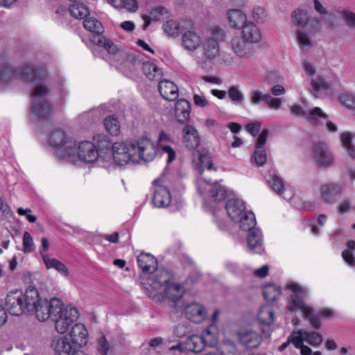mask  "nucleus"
Masks as SVG:
<instances>
[{
    "label": "nucleus",
    "mask_w": 355,
    "mask_h": 355,
    "mask_svg": "<svg viewBox=\"0 0 355 355\" xmlns=\"http://www.w3.org/2000/svg\"><path fill=\"white\" fill-rule=\"evenodd\" d=\"M320 192L321 197L325 202L333 203L341 193V188L336 184H325L322 186Z\"/></svg>",
    "instance_id": "nucleus-24"
},
{
    "label": "nucleus",
    "mask_w": 355,
    "mask_h": 355,
    "mask_svg": "<svg viewBox=\"0 0 355 355\" xmlns=\"http://www.w3.org/2000/svg\"><path fill=\"white\" fill-rule=\"evenodd\" d=\"M187 345L189 350L195 353H199L202 352L205 345L202 337L196 335H193L189 337Z\"/></svg>",
    "instance_id": "nucleus-43"
},
{
    "label": "nucleus",
    "mask_w": 355,
    "mask_h": 355,
    "mask_svg": "<svg viewBox=\"0 0 355 355\" xmlns=\"http://www.w3.org/2000/svg\"><path fill=\"white\" fill-rule=\"evenodd\" d=\"M225 209L228 216L236 223L245 213L244 203L239 199L229 200L226 203Z\"/></svg>",
    "instance_id": "nucleus-19"
},
{
    "label": "nucleus",
    "mask_w": 355,
    "mask_h": 355,
    "mask_svg": "<svg viewBox=\"0 0 355 355\" xmlns=\"http://www.w3.org/2000/svg\"><path fill=\"white\" fill-rule=\"evenodd\" d=\"M257 319L261 325L269 327L272 324L275 319L272 309L269 306L261 307L257 314Z\"/></svg>",
    "instance_id": "nucleus-29"
},
{
    "label": "nucleus",
    "mask_w": 355,
    "mask_h": 355,
    "mask_svg": "<svg viewBox=\"0 0 355 355\" xmlns=\"http://www.w3.org/2000/svg\"><path fill=\"white\" fill-rule=\"evenodd\" d=\"M237 223H239V227L243 231L254 230L256 225L254 214L251 211L245 212Z\"/></svg>",
    "instance_id": "nucleus-37"
},
{
    "label": "nucleus",
    "mask_w": 355,
    "mask_h": 355,
    "mask_svg": "<svg viewBox=\"0 0 355 355\" xmlns=\"http://www.w3.org/2000/svg\"><path fill=\"white\" fill-rule=\"evenodd\" d=\"M94 42L99 46H103L110 54H115L118 51L117 46L110 40H107L103 37L98 36L94 38Z\"/></svg>",
    "instance_id": "nucleus-48"
},
{
    "label": "nucleus",
    "mask_w": 355,
    "mask_h": 355,
    "mask_svg": "<svg viewBox=\"0 0 355 355\" xmlns=\"http://www.w3.org/2000/svg\"><path fill=\"white\" fill-rule=\"evenodd\" d=\"M191 105L185 99L177 101L175 105V115L178 122L185 124L190 119Z\"/></svg>",
    "instance_id": "nucleus-20"
},
{
    "label": "nucleus",
    "mask_w": 355,
    "mask_h": 355,
    "mask_svg": "<svg viewBox=\"0 0 355 355\" xmlns=\"http://www.w3.org/2000/svg\"><path fill=\"white\" fill-rule=\"evenodd\" d=\"M184 313L189 320L196 323L201 322L206 314L204 307L195 302L187 304L184 308Z\"/></svg>",
    "instance_id": "nucleus-21"
},
{
    "label": "nucleus",
    "mask_w": 355,
    "mask_h": 355,
    "mask_svg": "<svg viewBox=\"0 0 355 355\" xmlns=\"http://www.w3.org/2000/svg\"><path fill=\"white\" fill-rule=\"evenodd\" d=\"M171 201V196L167 187L163 185L155 187L153 202L157 207H167Z\"/></svg>",
    "instance_id": "nucleus-18"
},
{
    "label": "nucleus",
    "mask_w": 355,
    "mask_h": 355,
    "mask_svg": "<svg viewBox=\"0 0 355 355\" xmlns=\"http://www.w3.org/2000/svg\"><path fill=\"white\" fill-rule=\"evenodd\" d=\"M182 44L186 49L194 51L200 46L201 38L196 32L188 31L182 35Z\"/></svg>",
    "instance_id": "nucleus-26"
},
{
    "label": "nucleus",
    "mask_w": 355,
    "mask_h": 355,
    "mask_svg": "<svg viewBox=\"0 0 355 355\" xmlns=\"http://www.w3.org/2000/svg\"><path fill=\"white\" fill-rule=\"evenodd\" d=\"M340 102L349 109H355V96L352 94H343L340 96Z\"/></svg>",
    "instance_id": "nucleus-59"
},
{
    "label": "nucleus",
    "mask_w": 355,
    "mask_h": 355,
    "mask_svg": "<svg viewBox=\"0 0 355 355\" xmlns=\"http://www.w3.org/2000/svg\"><path fill=\"white\" fill-rule=\"evenodd\" d=\"M158 90L166 100L173 101L178 97V88L172 81L168 80H158Z\"/></svg>",
    "instance_id": "nucleus-17"
},
{
    "label": "nucleus",
    "mask_w": 355,
    "mask_h": 355,
    "mask_svg": "<svg viewBox=\"0 0 355 355\" xmlns=\"http://www.w3.org/2000/svg\"><path fill=\"white\" fill-rule=\"evenodd\" d=\"M183 141L189 150L196 148L200 144V139L196 129L192 125H186L183 129Z\"/></svg>",
    "instance_id": "nucleus-22"
},
{
    "label": "nucleus",
    "mask_w": 355,
    "mask_h": 355,
    "mask_svg": "<svg viewBox=\"0 0 355 355\" xmlns=\"http://www.w3.org/2000/svg\"><path fill=\"white\" fill-rule=\"evenodd\" d=\"M281 295L280 288L275 284L266 285L263 288V296L268 302H273Z\"/></svg>",
    "instance_id": "nucleus-39"
},
{
    "label": "nucleus",
    "mask_w": 355,
    "mask_h": 355,
    "mask_svg": "<svg viewBox=\"0 0 355 355\" xmlns=\"http://www.w3.org/2000/svg\"><path fill=\"white\" fill-rule=\"evenodd\" d=\"M194 157H197V159H193V162L198 166L201 176L198 178L197 180V189L200 195H205L207 193H210L211 198L214 201H223L227 198V189L218 184L217 182L214 184L211 183L210 180H207L203 176L202 172L205 168H207L208 171L214 170L216 171V168L214 167L212 163L209 160V157L206 154H202L200 151H196L193 153Z\"/></svg>",
    "instance_id": "nucleus-2"
},
{
    "label": "nucleus",
    "mask_w": 355,
    "mask_h": 355,
    "mask_svg": "<svg viewBox=\"0 0 355 355\" xmlns=\"http://www.w3.org/2000/svg\"><path fill=\"white\" fill-rule=\"evenodd\" d=\"M163 29L165 33L170 37L178 36L180 33V28L178 24L173 20L167 21L164 24Z\"/></svg>",
    "instance_id": "nucleus-49"
},
{
    "label": "nucleus",
    "mask_w": 355,
    "mask_h": 355,
    "mask_svg": "<svg viewBox=\"0 0 355 355\" xmlns=\"http://www.w3.org/2000/svg\"><path fill=\"white\" fill-rule=\"evenodd\" d=\"M41 254L47 269L54 268L64 276L69 275L68 268L63 263L56 259H50L46 254H42V252H41Z\"/></svg>",
    "instance_id": "nucleus-33"
},
{
    "label": "nucleus",
    "mask_w": 355,
    "mask_h": 355,
    "mask_svg": "<svg viewBox=\"0 0 355 355\" xmlns=\"http://www.w3.org/2000/svg\"><path fill=\"white\" fill-rule=\"evenodd\" d=\"M83 25L85 29L96 34L98 35L97 37L100 36V35H101L104 31V28L101 23L93 17L86 19L83 21Z\"/></svg>",
    "instance_id": "nucleus-42"
},
{
    "label": "nucleus",
    "mask_w": 355,
    "mask_h": 355,
    "mask_svg": "<svg viewBox=\"0 0 355 355\" xmlns=\"http://www.w3.org/2000/svg\"><path fill=\"white\" fill-rule=\"evenodd\" d=\"M142 71L150 80H159L162 77V70L154 63L145 62L142 64Z\"/></svg>",
    "instance_id": "nucleus-32"
},
{
    "label": "nucleus",
    "mask_w": 355,
    "mask_h": 355,
    "mask_svg": "<svg viewBox=\"0 0 355 355\" xmlns=\"http://www.w3.org/2000/svg\"><path fill=\"white\" fill-rule=\"evenodd\" d=\"M189 330L184 324H178L174 329V334L179 338H183L187 336Z\"/></svg>",
    "instance_id": "nucleus-64"
},
{
    "label": "nucleus",
    "mask_w": 355,
    "mask_h": 355,
    "mask_svg": "<svg viewBox=\"0 0 355 355\" xmlns=\"http://www.w3.org/2000/svg\"><path fill=\"white\" fill-rule=\"evenodd\" d=\"M309 19V12L300 8L295 9L291 14V22L298 27H304Z\"/></svg>",
    "instance_id": "nucleus-36"
},
{
    "label": "nucleus",
    "mask_w": 355,
    "mask_h": 355,
    "mask_svg": "<svg viewBox=\"0 0 355 355\" xmlns=\"http://www.w3.org/2000/svg\"><path fill=\"white\" fill-rule=\"evenodd\" d=\"M71 343L79 347H82L87 343L88 332L85 325L81 323L75 324L70 331Z\"/></svg>",
    "instance_id": "nucleus-16"
},
{
    "label": "nucleus",
    "mask_w": 355,
    "mask_h": 355,
    "mask_svg": "<svg viewBox=\"0 0 355 355\" xmlns=\"http://www.w3.org/2000/svg\"><path fill=\"white\" fill-rule=\"evenodd\" d=\"M51 145L57 149L58 156L67 162H73L76 153V142L72 138L67 136L65 132L60 129H54L49 137Z\"/></svg>",
    "instance_id": "nucleus-5"
},
{
    "label": "nucleus",
    "mask_w": 355,
    "mask_h": 355,
    "mask_svg": "<svg viewBox=\"0 0 355 355\" xmlns=\"http://www.w3.org/2000/svg\"><path fill=\"white\" fill-rule=\"evenodd\" d=\"M297 40L302 51H304L313 46L310 36L303 31L297 32Z\"/></svg>",
    "instance_id": "nucleus-46"
},
{
    "label": "nucleus",
    "mask_w": 355,
    "mask_h": 355,
    "mask_svg": "<svg viewBox=\"0 0 355 355\" xmlns=\"http://www.w3.org/2000/svg\"><path fill=\"white\" fill-rule=\"evenodd\" d=\"M167 15V10L165 8L159 6L156 8L152 10L150 12L149 16H144V20L145 21V24L144 26V29H146L148 25L150 24V21H159L164 18V16Z\"/></svg>",
    "instance_id": "nucleus-40"
},
{
    "label": "nucleus",
    "mask_w": 355,
    "mask_h": 355,
    "mask_svg": "<svg viewBox=\"0 0 355 355\" xmlns=\"http://www.w3.org/2000/svg\"><path fill=\"white\" fill-rule=\"evenodd\" d=\"M228 26L233 29H241L248 21L247 15L241 9H230L227 12Z\"/></svg>",
    "instance_id": "nucleus-15"
},
{
    "label": "nucleus",
    "mask_w": 355,
    "mask_h": 355,
    "mask_svg": "<svg viewBox=\"0 0 355 355\" xmlns=\"http://www.w3.org/2000/svg\"><path fill=\"white\" fill-rule=\"evenodd\" d=\"M36 300V288L28 287L25 293L15 291L10 292L6 299V306L8 312L13 315L19 316L25 313H30L31 304Z\"/></svg>",
    "instance_id": "nucleus-4"
},
{
    "label": "nucleus",
    "mask_w": 355,
    "mask_h": 355,
    "mask_svg": "<svg viewBox=\"0 0 355 355\" xmlns=\"http://www.w3.org/2000/svg\"><path fill=\"white\" fill-rule=\"evenodd\" d=\"M256 45L243 38L236 36L232 40V49L234 53L240 58L248 60L252 58L256 52Z\"/></svg>",
    "instance_id": "nucleus-10"
},
{
    "label": "nucleus",
    "mask_w": 355,
    "mask_h": 355,
    "mask_svg": "<svg viewBox=\"0 0 355 355\" xmlns=\"http://www.w3.org/2000/svg\"><path fill=\"white\" fill-rule=\"evenodd\" d=\"M241 33L239 36L247 42L257 45L262 40V34L259 27L251 21H248L241 28Z\"/></svg>",
    "instance_id": "nucleus-14"
},
{
    "label": "nucleus",
    "mask_w": 355,
    "mask_h": 355,
    "mask_svg": "<svg viewBox=\"0 0 355 355\" xmlns=\"http://www.w3.org/2000/svg\"><path fill=\"white\" fill-rule=\"evenodd\" d=\"M76 346L67 336H55L51 343L54 355H71Z\"/></svg>",
    "instance_id": "nucleus-13"
},
{
    "label": "nucleus",
    "mask_w": 355,
    "mask_h": 355,
    "mask_svg": "<svg viewBox=\"0 0 355 355\" xmlns=\"http://www.w3.org/2000/svg\"><path fill=\"white\" fill-rule=\"evenodd\" d=\"M311 85L315 92L327 90L329 88L327 83L321 76L311 78Z\"/></svg>",
    "instance_id": "nucleus-55"
},
{
    "label": "nucleus",
    "mask_w": 355,
    "mask_h": 355,
    "mask_svg": "<svg viewBox=\"0 0 355 355\" xmlns=\"http://www.w3.org/2000/svg\"><path fill=\"white\" fill-rule=\"evenodd\" d=\"M34 243L31 234L25 232L23 235V251L25 253L31 252L34 250Z\"/></svg>",
    "instance_id": "nucleus-58"
},
{
    "label": "nucleus",
    "mask_w": 355,
    "mask_h": 355,
    "mask_svg": "<svg viewBox=\"0 0 355 355\" xmlns=\"http://www.w3.org/2000/svg\"><path fill=\"white\" fill-rule=\"evenodd\" d=\"M185 292L184 286L179 283H170L164 290V297L176 302L182 297Z\"/></svg>",
    "instance_id": "nucleus-28"
},
{
    "label": "nucleus",
    "mask_w": 355,
    "mask_h": 355,
    "mask_svg": "<svg viewBox=\"0 0 355 355\" xmlns=\"http://www.w3.org/2000/svg\"><path fill=\"white\" fill-rule=\"evenodd\" d=\"M222 353L224 355H236L237 348L235 343L231 340L223 341L221 345Z\"/></svg>",
    "instance_id": "nucleus-56"
},
{
    "label": "nucleus",
    "mask_w": 355,
    "mask_h": 355,
    "mask_svg": "<svg viewBox=\"0 0 355 355\" xmlns=\"http://www.w3.org/2000/svg\"><path fill=\"white\" fill-rule=\"evenodd\" d=\"M337 12L348 26L355 29V14L353 12L345 9H338Z\"/></svg>",
    "instance_id": "nucleus-52"
},
{
    "label": "nucleus",
    "mask_w": 355,
    "mask_h": 355,
    "mask_svg": "<svg viewBox=\"0 0 355 355\" xmlns=\"http://www.w3.org/2000/svg\"><path fill=\"white\" fill-rule=\"evenodd\" d=\"M113 159L119 165L141 160L153 161L157 155L155 143L147 136L126 142H115L112 146Z\"/></svg>",
    "instance_id": "nucleus-1"
},
{
    "label": "nucleus",
    "mask_w": 355,
    "mask_h": 355,
    "mask_svg": "<svg viewBox=\"0 0 355 355\" xmlns=\"http://www.w3.org/2000/svg\"><path fill=\"white\" fill-rule=\"evenodd\" d=\"M253 159L254 162H256L257 166H263L266 162V153L264 150V148H256V150L254 153Z\"/></svg>",
    "instance_id": "nucleus-60"
},
{
    "label": "nucleus",
    "mask_w": 355,
    "mask_h": 355,
    "mask_svg": "<svg viewBox=\"0 0 355 355\" xmlns=\"http://www.w3.org/2000/svg\"><path fill=\"white\" fill-rule=\"evenodd\" d=\"M70 13L76 19H83L89 14L87 7L82 3H73L70 8Z\"/></svg>",
    "instance_id": "nucleus-44"
},
{
    "label": "nucleus",
    "mask_w": 355,
    "mask_h": 355,
    "mask_svg": "<svg viewBox=\"0 0 355 355\" xmlns=\"http://www.w3.org/2000/svg\"><path fill=\"white\" fill-rule=\"evenodd\" d=\"M21 76L27 80H36L40 79L34 67L28 65L25 67L21 71Z\"/></svg>",
    "instance_id": "nucleus-54"
},
{
    "label": "nucleus",
    "mask_w": 355,
    "mask_h": 355,
    "mask_svg": "<svg viewBox=\"0 0 355 355\" xmlns=\"http://www.w3.org/2000/svg\"><path fill=\"white\" fill-rule=\"evenodd\" d=\"M104 125L110 135L116 136L120 132V125L116 118L114 116L107 117L104 120Z\"/></svg>",
    "instance_id": "nucleus-47"
},
{
    "label": "nucleus",
    "mask_w": 355,
    "mask_h": 355,
    "mask_svg": "<svg viewBox=\"0 0 355 355\" xmlns=\"http://www.w3.org/2000/svg\"><path fill=\"white\" fill-rule=\"evenodd\" d=\"M295 340H298L297 331H293L291 334L288 337L286 342L283 343L279 347V350L280 352L284 351L285 349L287 348L290 343H293V345L295 346Z\"/></svg>",
    "instance_id": "nucleus-63"
},
{
    "label": "nucleus",
    "mask_w": 355,
    "mask_h": 355,
    "mask_svg": "<svg viewBox=\"0 0 355 355\" xmlns=\"http://www.w3.org/2000/svg\"><path fill=\"white\" fill-rule=\"evenodd\" d=\"M292 114L303 116L313 125L318 124L321 120H327V114L324 113L320 107H315L311 110H304L299 105H293L291 108Z\"/></svg>",
    "instance_id": "nucleus-11"
},
{
    "label": "nucleus",
    "mask_w": 355,
    "mask_h": 355,
    "mask_svg": "<svg viewBox=\"0 0 355 355\" xmlns=\"http://www.w3.org/2000/svg\"><path fill=\"white\" fill-rule=\"evenodd\" d=\"M297 334L298 338L313 347H318L323 342L322 335L316 331H307L302 329L297 331Z\"/></svg>",
    "instance_id": "nucleus-25"
},
{
    "label": "nucleus",
    "mask_w": 355,
    "mask_h": 355,
    "mask_svg": "<svg viewBox=\"0 0 355 355\" xmlns=\"http://www.w3.org/2000/svg\"><path fill=\"white\" fill-rule=\"evenodd\" d=\"M313 155L318 166L329 168L334 163V157L326 144H315L313 148Z\"/></svg>",
    "instance_id": "nucleus-9"
},
{
    "label": "nucleus",
    "mask_w": 355,
    "mask_h": 355,
    "mask_svg": "<svg viewBox=\"0 0 355 355\" xmlns=\"http://www.w3.org/2000/svg\"><path fill=\"white\" fill-rule=\"evenodd\" d=\"M203 50L202 60L204 62L212 60L218 55L219 44L214 40H206L203 45Z\"/></svg>",
    "instance_id": "nucleus-30"
},
{
    "label": "nucleus",
    "mask_w": 355,
    "mask_h": 355,
    "mask_svg": "<svg viewBox=\"0 0 355 355\" xmlns=\"http://www.w3.org/2000/svg\"><path fill=\"white\" fill-rule=\"evenodd\" d=\"M107 1L116 8H125L130 12H135L139 8L137 0H107Z\"/></svg>",
    "instance_id": "nucleus-41"
},
{
    "label": "nucleus",
    "mask_w": 355,
    "mask_h": 355,
    "mask_svg": "<svg viewBox=\"0 0 355 355\" xmlns=\"http://www.w3.org/2000/svg\"><path fill=\"white\" fill-rule=\"evenodd\" d=\"M228 96L230 99L238 103H242L244 96L242 92L239 90L238 86H232L229 88Z\"/></svg>",
    "instance_id": "nucleus-57"
},
{
    "label": "nucleus",
    "mask_w": 355,
    "mask_h": 355,
    "mask_svg": "<svg viewBox=\"0 0 355 355\" xmlns=\"http://www.w3.org/2000/svg\"><path fill=\"white\" fill-rule=\"evenodd\" d=\"M211 36L207 40H214L219 44V42L223 41L225 38V31L219 26H213L210 29Z\"/></svg>",
    "instance_id": "nucleus-53"
},
{
    "label": "nucleus",
    "mask_w": 355,
    "mask_h": 355,
    "mask_svg": "<svg viewBox=\"0 0 355 355\" xmlns=\"http://www.w3.org/2000/svg\"><path fill=\"white\" fill-rule=\"evenodd\" d=\"M79 159L85 162L92 163L97 160L98 151L96 146L88 141L79 143L76 147V153Z\"/></svg>",
    "instance_id": "nucleus-12"
},
{
    "label": "nucleus",
    "mask_w": 355,
    "mask_h": 355,
    "mask_svg": "<svg viewBox=\"0 0 355 355\" xmlns=\"http://www.w3.org/2000/svg\"><path fill=\"white\" fill-rule=\"evenodd\" d=\"M58 313L53 321L55 322V329L60 334L68 331L69 327L79 318L78 310L71 305L64 306L60 300V304L57 309Z\"/></svg>",
    "instance_id": "nucleus-7"
},
{
    "label": "nucleus",
    "mask_w": 355,
    "mask_h": 355,
    "mask_svg": "<svg viewBox=\"0 0 355 355\" xmlns=\"http://www.w3.org/2000/svg\"><path fill=\"white\" fill-rule=\"evenodd\" d=\"M48 92V88L45 85L40 84L35 87L31 94L32 113L41 119H48L53 112L51 103L46 98Z\"/></svg>",
    "instance_id": "nucleus-6"
},
{
    "label": "nucleus",
    "mask_w": 355,
    "mask_h": 355,
    "mask_svg": "<svg viewBox=\"0 0 355 355\" xmlns=\"http://www.w3.org/2000/svg\"><path fill=\"white\" fill-rule=\"evenodd\" d=\"M295 347L300 349V354L302 355H311L312 354L311 349L304 345V341L298 338V340H295Z\"/></svg>",
    "instance_id": "nucleus-61"
},
{
    "label": "nucleus",
    "mask_w": 355,
    "mask_h": 355,
    "mask_svg": "<svg viewBox=\"0 0 355 355\" xmlns=\"http://www.w3.org/2000/svg\"><path fill=\"white\" fill-rule=\"evenodd\" d=\"M137 263L144 272L151 273L155 271L157 268V259L149 253H141L137 257Z\"/></svg>",
    "instance_id": "nucleus-23"
},
{
    "label": "nucleus",
    "mask_w": 355,
    "mask_h": 355,
    "mask_svg": "<svg viewBox=\"0 0 355 355\" xmlns=\"http://www.w3.org/2000/svg\"><path fill=\"white\" fill-rule=\"evenodd\" d=\"M347 249L342 253L343 259L351 266H355V260L351 250L355 249V241H349L347 243Z\"/></svg>",
    "instance_id": "nucleus-50"
},
{
    "label": "nucleus",
    "mask_w": 355,
    "mask_h": 355,
    "mask_svg": "<svg viewBox=\"0 0 355 355\" xmlns=\"http://www.w3.org/2000/svg\"><path fill=\"white\" fill-rule=\"evenodd\" d=\"M173 280V275L165 270H159L152 279V286L158 288L164 285H168Z\"/></svg>",
    "instance_id": "nucleus-34"
},
{
    "label": "nucleus",
    "mask_w": 355,
    "mask_h": 355,
    "mask_svg": "<svg viewBox=\"0 0 355 355\" xmlns=\"http://www.w3.org/2000/svg\"><path fill=\"white\" fill-rule=\"evenodd\" d=\"M17 77L16 70L9 64L0 62V85L12 82Z\"/></svg>",
    "instance_id": "nucleus-31"
},
{
    "label": "nucleus",
    "mask_w": 355,
    "mask_h": 355,
    "mask_svg": "<svg viewBox=\"0 0 355 355\" xmlns=\"http://www.w3.org/2000/svg\"><path fill=\"white\" fill-rule=\"evenodd\" d=\"M60 304V300L53 297L50 301L41 300L38 291L36 289V300L33 301V309L30 314H35L38 320L44 322L53 318L58 313L57 309Z\"/></svg>",
    "instance_id": "nucleus-8"
},
{
    "label": "nucleus",
    "mask_w": 355,
    "mask_h": 355,
    "mask_svg": "<svg viewBox=\"0 0 355 355\" xmlns=\"http://www.w3.org/2000/svg\"><path fill=\"white\" fill-rule=\"evenodd\" d=\"M248 245L250 249H256L262 245V234L259 229H254L248 231Z\"/></svg>",
    "instance_id": "nucleus-38"
},
{
    "label": "nucleus",
    "mask_w": 355,
    "mask_h": 355,
    "mask_svg": "<svg viewBox=\"0 0 355 355\" xmlns=\"http://www.w3.org/2000/svg\"><path fill=\"white\" fill-rule=\"evenodd\" d=\"M266 180L271 188L279 195L283 192L284 184L282 178L273 170L266 174Z\"/></svg>",
    "instance_id": "nucleus-35"
},
{
    "label": "nucleus",
    "mask_w": 355,
    "mask_h": 355,
    "mask_svg": "<svg viewBox=\"0 0 355 355\" xmlns=\"http://www.w3.org/2000/svg\"><path fill=\"white\" fill-rule=\"evenodd\" d=\"M340 140L343 148L346 149L348 155L355 159V145L352 144V136L350 132H346L340 135Z\"/></svg>",
    "instance_id": "nucleus-45"
},
{
    "label": "nucleus",
    "mask_w": 355,
    "mask_h": 355,
    "mask_svg": "<svg viewBox=\"0 0 355 355\" xmlns=\"http://www.w3.org/2000/svg\"><path fill=\"white\" fill-rule=\"evenodd\" d=\"M110 349V345L105 336H102L98 343V350L101 355H107Z\"/></svg>",
    "instance_id": "nucleus-62"
},
{
    "label": "nucleus",
    "mask_w": 355,
    "mask_h": 355,
    "mask_svg": "<svg viewBox=\"0 0 355 355\" xmlns=\"http://www.w3.org/2000/svg\"><path fill=\"white\" fill-rule=\"evenodd\" d=\"M286 288L293 292V295L288 300V309L291 311H300L311 325L314 329H319L322 326L320 315L314 314L312 308L305 304L302 299L308 294L307 289L295 283L288 284Z\"/></svg>",
    "instance_id": "nucleus-3"
},
{
    "label": "nucleus",
    "mask_w": 355,
    "mask_h": 355,
    "mask_svg": "<svg viewBox=\"0 0 355 355\" xmlns=\"http://www.w3.org/2000/svg\"><path fill=\"white\" fill-rule=\"evenodd\" d=\"M267 17V12L263 7L256 6L252 8V17L257 23H263Z\"/></svg>",
    "instance_id": "nucleus-51"
},
{
    "label": "nucleus",
    "mask_w": 355,
    "mask_h": 355,
    "mask_svg": "<svg viewBox=\"0 0 355 355\" xmlns=\"http://www.w3.org/2000/svg\"><path fill=\"white\" fill-rule=\"evenodd\" d=\"M240 343L247 347L257 348L261 342V337L254 331L239 333Z\"/></svg>",
    "instance_id": "nucleus-27"
}]
</instances>
